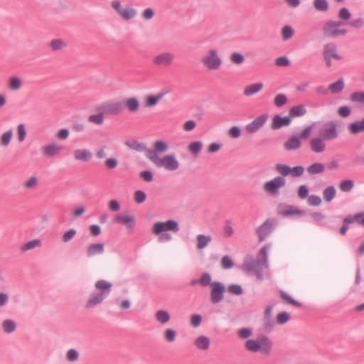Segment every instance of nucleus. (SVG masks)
Instances as JSON below:
<instances>
[{
    "mask_svg": "<svg viewBox=\"0 0 364 364\" xmlns=\"http://www.w3.org/2000/svg\"><path fill=\"white\" fill-rule=\"evenodd\" d=\"M95 287L98 292H93L90 295L85 304L86 309H92L107 299L112 291V283L105 279H100L95 282Z\"/></svg>",
    "mask_w": 364,
    "mask_h": 364,
    "instance_id": "f257e3e1",
    "label": "nucleus"
},
{
    "mask_svg": "<svg viewBox=\"0 0 364 364\" xmlns=\"http://www.w3.org/2000/svg\"><path fill=\"white\" fill-rule=\"evenodd\" d=\"M272 345V341L265 335L259 336L257 340L249 339L245 343V348L248 351L253 353L260 351L265 355L270 354Z\"/></svg>",
    "mask_w": 364,
    "mask_h": 364,
    "instance_id": "f03ea898",
    "label": "nucleus"
},
{
    "mask_svg": "<svg viewBox=\"0 0 364 364\" xmlns=\"http://www.w3.org/2000/svg\"><path fill=\"white\" fill-rule=\"evenodd\" d=\"M342 122L340 120L328 121L322 124L318 130V135L326 141H331L338 136V127H341Z\"/></svg>",
    "mask_w": 364,
    "mask_h": 364,
    "instance_id": "7ed1b4c3",
    "label": "nucleus"
},
{
    "mask_svg": "<svg viewBox=\"0 0 364 364\" xmlns=\"http://www.w3.org/2000/svg\"><path fill=\"white\" fill-rule=\"evenodd\" d=\"M343 25L341 21L329 20L326 21L323 26L322 31L325 36L335 38L338 36H345L348 31L346 29H339Z\"/></svg>",
    "mask_w": 364,
    "mask_h": 364,
    "instance_id": "20e7f679",
    "label": "nucleus"
},
{
    "mask_svg": "<svg viewBox=\"0 0 364 364\" xmlns=\"http://www.w3.org/2000/svg\"><path fill=\"white\" fill-rule=\"evenodd\" d=\"M287 181L282 176H276L273 179L266 181L264 183V191L271 196H277L279 190L286 186Z\"/></svg>",
    "mask_w": 364,
    "mask_h": 364,
    "instance_id": "39448f33",
    "label": "nucleus"
},
{
    "mask_svg": "<svg viewBox=\"0 0 364 364\" xmlns=\"http://www.w3.org/2000/svg\"><path fill=\"white\" fill-rule=\"evenodd\" d=\"M178 230V223L171 219L165 222L158 221L154 224L152 228V232L156 235H159L164 232L172 231L177 232Z\"/></svg>",
    "mask_w": 364,
    "mask_h": 364,
    "instance_id": "423d86ee",
    "label": "nucleus"
},
{
    "mask_svg": "<svg viewBox=\"0 0 364 364\" xmlns=\"http://www.w3.org/2000/svg\"><path fill=\"white\" fill-rule=\"evenodd\" d=\"M124 110L122 101H107L97 107V111H102L105 114L119 115Z\"/></svg>",
    "mask_w": 364,
    "mask_h": 364,
    "instance_id": "0eeeda50",
    "label": "nucleus"
},
{
    "mask_svg": "<svg viewBox=\"0 0 364 364\" xmlns=\"http://www.w3.org/2000/svg\"><path fill=\"white\" fill-rule=\"evenodd\" d=\"M168 149V144L162 140H156L153 144V149L148 148L147 154L146 157L149 159L152 163L160 159L159 154L166 152Z\"/></svg>",
    "mask_w": 364,
    "mask_h": 364,
    "instance_id": "6e6552de",
    "label": "nucleus"
},
{
    "mask_svg": "<svg viewBox=\"0 0 364 364\" xmlns=\"http://www.w3.org/2000/svg\"><path fill=\"white\" fill-rule=\"evenodd\" d=\"M226 291L225 286L220 282L214 281L210 284V301L213 304H218L224 299V293Z\"/></svg>",
    "mask_w": 364,
    "mask_h": 364,
    "instance_id": "1a4fd4ad",
    "label": "nucleus"
},
{
    "mask_svg": "<svg viewBox=\"0 0 364 364\" xmlns=\"http://www.w3.org/2000/svg\"><path fill=\"white\" fill-rule=\"evenodd\" d=\"M201 62L209 70H217L222 63L221 59L218 56L217 50L214 49L209 50L208 54L202 58Z\"/></svg>",
    "mask_w": 364,
    "mask_h": 364,
    "instance_id": "9d476101",
    "label": "nucleus"
},
{
    "mask_svg": "<svg viewBox=\"0 0 364 364\" xmlns=\"http://www.w3.org/2000/svg\"><path fill=\"white\" fill-rule=\"evenodd\" d=\"M277 222L274 218H267L257 229V233L259 235V242L264 241L273 232Z\"/></svg>",
    "mask_w": 364,
    "mask_h": 364,
    "instance_id": "9b49d317",
    "label": "nucleus"
},
{
    "mask_svg": "<svg viewBox=\"0 0 364 364\" xmlns=\"http://www.w3.org/2000/svg\"><path fill=\"white\" fill-rule=\"evenodd\" d=\"M154 164L157 167H164L171 171H176L179 167V163L173 155H166L163 158L156 160Z\"/></svg>",
    "mask_w": 364,
    "mask_h": 364,
    "instance_id": "f8f14e48",
    "label": "nucleus"
},
{
    "mask_svg": "<svg viewBox=\"0 0 364 364\" xmlns=\"http://www.w3.org/2000/svg\"><path fill=\"white\" fill-rule=\"evenodd\" d=\"M268 119L267 114H262L256 117L252 122L245 127V131L248 134H254L262 129Z\"/></svg>",
    "mask_w": 364,
    "mask_h": 364,
    "instance_id": "ddd939ff",
    "label": "nucleus"
},
{
    "mask_svg": "<svg viewBox=\"0 0 364 364\" xmlns=\"http://www.w3.org/2000/svg\"><path fill=\"white\" fill-rule=\"evenodd\" d=\"M277 213L283 217L304 216L306 214L304 210H299L296 206L287 204H279L277 208Z\"/></svg>",
    "mask_w": 364,
    "mask_h": 364,
    "instance_id": "4468645a",
    "label": "nucleus"
},
{
    "mask_svg": "<svg viewBox=\"0 0 364 364\" xmlns=\"http://www.w3.org/2000/svg\"><path fill=\"white\" fill-rule=\"evenodd\" d=\"M174 55L171 52H164L154 56L152 59L153 63L157 66L168 67L173 63Z\"/></svg>",
    "mask_w": 364,
    "mask_h": 364,
    "instance_id": "2eb2a0df",
    "label": "nucleus"
},
{
    "mask_svg": "<svg viewBox=\"0 0 364 364\" xmlns=\"http://www.w3.org/2000/svg\"><path fill=\"white\" fill-rule=\"evenodd\" d=\"M117 223L125 225L129 232H132L136 226V220L133 216L119 214L114 217Z\"/></svg>",
    "mask_w": 364,
    "mask_h": 364,
    "instance_id": "dca6fc26",
    "label": "nucleus"
},
{
    "mask_svg": "<svg viewBox=\"0 0 364 364\" xmlns=\"http://www.w3.org/2000/svg\"><path fill=\"white\" fill-rule=\"evenodd\" d=\"M291 123V119L287 116L282 117L276 114L273 117L271 123V129L272 130H278L284 127H288Z\"/></svg>",
    "mask_w": 364,
    "mask_h": 364,
    "instance_id": "f3484780",
    "label": "nucleus"
},
{
    "mask_svg": "<svg viewBox=\"0 0 364 364\" xmlns=\"http://www.w3.org/2000/svg\"><path fill=\"white\" fill-rule=\"evenodd\" d=\"M301 141L296 134H293L284 143V148L287 151H294L300 149Z\"/></svg>",
    "mask_w": 364,
    "mask_h": 364,
    "instance_id": "a211bd4d",
    "label": "nucleus"
},
{
    "mask_svg": "<svg viewBox=\"0 0 364 364\" xmlns=\"http://www.w3.org/2000/svg\"><path fill=\"white\" fill-rule=\"evenodd\" d=\"M168 90H161L157 95H149L146 97V106L149 107H154L158 102L168 93Z\"/></svg>",
    "mask_w": 364,
    "mask_h": 364,
    "instance_id": "6ab92c4d",
    "label": "nucleus"
},
{
    "mask_svg": "<svg viewBox=\"0 0 364 364\" xmlns=\"http://www.w3.org/2000/svg\"><path fill=\"white\" fill-rule=\"evenodd\" d=\"M63 149V146L53 143L42 148L43 154L48 157H53L60 154Z\"/></svg>",
    "mask_w": 364,
    "mask_h": 364,
    "instance_id": "aec40b11",
    "label": "nucleus"
},
{
    "mask_svg": "<svg viewBox=\"0 0 364 364\" xmlns=\"http://www.w3.org/2000/svg\"><path fill=\"white\" fill-rule=\"evenodd\" d=\"M323 141L326 140L319 135L317 137L311 139L310 141L311 149L315 153H322L326 149Z\"/></svg>",
    "mask_w": 364,
    "mask_h": 364,
    "instance_id": "412c9836",
    "label": "nucleus"
},
{
    "mask_svg": "<svg viewBox=\"0 0 364 364\" xmlns=\"http://www.w3.org/2000/svg\"><path fill=\"white\" fill-rule=\"evenodd\" d=\"M105 251V245L102 243H94L87 247L86 256L88 258L92 257L97 255L103 254Z\"/></svg>",
    "mask_w": 364,
    "mask_h": 364,
    "instance_id": "4be33fe9",
    "label": "nucleus"
},
{
    "mask_svg": "<svg viewBox=\"0 0 364 364\" xmlns=\"http://www.w3.org/2000/svg\"><path fill=\"white\" fill-rule=\"evenodd\" d=\"M267 266V264H263L257 259L256 260L245 262L242 264V268L247 272H253L255 273L258 269H263V268L266 267Z\"/></svg>",
    "mask_w": 364,
    "mask_h": 364,
    "instance_id": "5701e85b",
    "label": "nucleus"
},
{
    "mask_svg": "<svg viewBox=\"0 0 364 364\" xmlns=\"http://www.w3.org/2000/svg\"><path fill=\"white\" fill-rule=\"evenodd\" d=\"M323 54L337 60L342 59V57L337 53L336 46L333 43H328L324 46Z\"/></svg>",
    "mask_w": 364,
    "mask_h": 364,
    "instance_id": "b1692460",
    "label": "nucleus"
},
{
    "mask_svg": "<svg viewBox=\"0 0 364 364\" xmlns=\"http://www.w3.org/2000/svg\"><path fill=\"white\" fill-rule=\"evenodd\" d=\"M343 223L349 226V224L357 223L364 226V212L358 213L354 215H349L343 220Z\"/></svg>",
    "mask_w": 364,
    "mask_h": 364,
    "instance_id": "393cba45",
    "label": "nucleus"
},
{
    "mask_svg": "<svg viewBox=\"0 0 364 364\" xmlns=\"http://www.w3.org/2000/svg\"><path fill=\"white\" fill-rule=\"evenodd\" d=\"M124 109L127 108L131 112H136L139 108V102L136 97H130L122 100Z\"/></svg>",
    "mask_w": 364,
    "mask_h": 364,
    "instance_id": "a878e982",
    "label": "nucleus"
},
{
    "mask_svg": "<svg viewBox=\"0 0 364 364\" xmlns=\"http://www.w3.org/2000/svg\"><path fill=\"white\" fill-rule=\"evenodd\" d=\"M74 157L77 161H88L92 157V154L87 149H76L74 151Z\"/></svg>",
    "mask_w": 364,
    "mask_h": 364,
    "instance_id": "bb28decb",
    "label": "nucleus"
},
{
    "mask_svg": "<svg viewBox=\"0 0 364 364\" xmlns=\"http://www.w3.org/2000/svg\"><path fill=\"white\" fill-rule=\"evenodd\" d=\"M125 145L129 149H133L138 152H145V155L147 154L148 148L144 143H140L136 140L126 141Z\"/></svg>",
    "mask_w": 364,
    "mask_h": 364,
    "instance_id": "cd10ccee",
    "label": "nucleus"
},
{
    "mask_svg": "<svg viewBox=\"0 0 364 364\" xmlns=\"http://www.w3.org/2000/svg\"><path fill=\"white\" fill-rule=\"evenodd\" d=\"M307 110L304 105L294 106L290 108L289 111V117L292 120V118L299 117L306 114Z\"/></svg>",
    "mask_w": 364,
    "mask_h": 364,
    "instance_id": "c85d7f7f",
    "label": "nucleus"
},
{
    "mask_svg": "<svg viewBox=\"0 0 364 364\" xmlns=\"http://www.w3.org/2000/svg\"><path fill=\"white\" fill-rule=\"evenodd\" d=\"M326 170L325 164L322 163H314L307 167L306 171L309 175H316L323 173Z\"/></svg>",
    "mask_w": 364,
    "mask_h": 364,
    "instance_id": "c756f323",
    "label": "nucleus"
},
{
    "mask_svg": "<svg viewBox=\"0 0 364 364\" xmlns=\"http://www.w3.org/2000/svg\"><path fill=\"white\" fill-rule=\"evenodd\" d=\"M348 130L353 134L364 132V118L362 120L355 121L349 124Z\"/></svg>",
    "mask_w": 364,
    "mask_h": 364,
    "instance_id": "7c9ffc66",
    "label": "nucleus"
},
{
    "mask_svg": "<svg viewBox=\"0 0 364 364\" xmlns=\"http://www.w3.org/2000/svg\"><path fill=\"white\" fill-rule=\"evenodd\" d=\"M274 327V321L273 317L264 316L262 321V331L266 333L272 332Z\"/></svg>",
    "mask_w": 364,
    "mask_h": 364,
    "instance_id": "2f4dec72",
    "label": "nucleus"
},
{
    "mask_svg": "<svg viewBox=\"0 0 364 364\" xmlns=\"http://www.w3.org/2000/svg\"><path fill=\"white\" fill-rule=\"evenodd\" d=\"M262 87L263 84L262 82L251 84L245 88L243 94L245 96L253 95L259 92Z\"/></svg>",
    "mask_w": 364,
    "mask_h": 364,
    "instance_id": "473e14b6",
    "label": "nucleus"
},
{
    "mask_svg": "<svg viewBox=\"0 0 364 364\" xmlns=\"http://www.w3.org/2000/svg\"><path fill=\"white\" fill-rule=\"evenodd\" d=\"M210 339L207 336H200L195 341V345L200 350H205L210 347Z\"/></svg>",
    "mask_w": 364,
    "mask_h": 364,
    "instance_id": "72a5a7b5",
    "label": "nucleus"
},
{
    "mask_svg": "<svg viewBox=\"0 0 364 364\" xmlns=\"http://www.w3.org/2000/svg\"><path fill=\"white\" fill-rule=\"evenodd\" d=\"M2 329L6 333L14 332L17 328L16 323L12 319H6L1 323Z\"/></svg>",
    "mask_w": 364,
    "mask_h": 364,
    "instance_id": "f704fd0d",
    "label": "nucleus"
},
{
    "mask_svg": "<svg viewBox=\"0 0 364 364\" xmlns=\"http://www.w3.org/2000/svg\"><path fill=\"white\" fill-rule=\"evenodd\" d=\"M197 240V248L202 250L205 248L209 242H210L212 237L210 235H198L196 237Z\"/></svg>",
    "mask_w": 364,
    "mask_h": 364,
    "instance_id": "c9c22d12",
    "label": "nucleus"
},
{
    "mask_svg": "<svg viewBox=\"0 0 364 364\" xmlns=\"http://www.w3.org/2000/svg\"><path fill=\"white\" fill-rule=\"evenodd\" d=\"M96 114H91L88 117L87 121L96 125H102L105 121V113L102 111H97Z\"/></svg>",
    "mask_w": 364,
    "mask_h": 364,
    "instance_id": "e433bc0d",
    "label": "nucleus"
},
{
    "mask_svg": "<svg viewBox=\"0 0 364 364\" xmlns=\"http://www.w3.org/2000/svg\"><path fill=\"white\" fill-rule=\"evenodd\" d=\"M155 318L160 323L165 324L170 321L171 316L166 310H159L155 314Z\"/></svg>",
    "mask_w": 364,
    "mask_h": 364,
    "instance_id": "4c0bfd02",
    "label": "nucleus"
},
{
    "mask_svg": "<svg viewBox=\"0 0 364 364\" xmlns=\"http://www.w3.org/2000/svg\"><path fill=\"white\" fill-rule=\"evenodd\" d=\"M336 190L334 186H330L326 188L323 191V199L326 203H330L335 198Z\"/></svg>",
    "mask_w": 364,
    "mask_h": 364,
    "instance_id": "58836bf2",
    "label": "nucleus"
},
{
    "mask_svg": "<svg viewBox=\"0 0 364 364\" xmlns=\"http://www.w3.org/2000/svg\"><path fill=\"white\" fill-rule=\"evenodd\" d=\"M344 88V81L343 78L338 79L336 82L331 84L328 90L331 93H340Z\"/></svg>",
    "mask_w": 364,
    "mask_h": 364,
    "instance_id": "ea45409f",
    "label": "nucleus"
},
{
    "mask_svg": "<svg viewBox=\"0 0 364 364\" xmlns=\"http://www.w3.org/2000/svg\"><path fill=\"white\" fill-rule=\"evenodd\" d=\"M67 46V43L60 38L53 39L49 43V46L53 51L61 50L65 48Z\"/></svg>",
    "mask_w": 364,
    "mask_h": 364,
    "instance_id": "a19ab883",
    "label": "nucleus"
},
{
    "mask_svg": "<svg viewBox=\"0 0 364 364\" xmlns=\"http://www.w3.org/2000/svg\"><path fill=\"white\" fill-rule=\"evenodd\" d=\"M314 8L321 12H326L329 9V5L327 0H314L313 1Z\"/></svg>",
    "mask_w": 364,
    "mask_h": 364,
    "instance_id": "79ce46f5",
    "label": "nucleus"
},
{
    "mask_svg": "<svg viewBox=\"0 0 364 364\" xmlns=\"http://www.w3.org/2000/svg\"><path fill=\"white\" fill-rule=\"evenodd\" d=\"M290 168H291V166H289L287 164H277L274 166V170L278 173L280 174L279 176H282L284 178H285L286 176H287L290 174L289 173Z\"/></svg>",
    "mask_w": 364,
    "mask_h": 364,
    "instance_id": "37998d69",
    "label": "nucleus"
},
{
    "mask_svg": "<svg viewBox=\"0 0 364 364\" xmlns=\"http://www.w3.org/2000/svg\"><path fill=\"white\" fill-rule=\"evenodd\" d=\"M137 12L134 9L129 7L127 9L123 8L119 14L123 17L124 19L128 21L134 18Z\"/></svg>",
    "mask_w": 364,
    "mask_h": 364,
    "instance_id": "c03bdc74",
    "label": "nucleus"
},
{
    "mask_svg": "<svg viewBox=\"0 0 364 364\" xmlns=\"http://www.w3.org/2000/svg\"><path fill=\"white\" fill-rule=\"evenodd\" d=\"M41 245V240L39 239H34L31 241H28L23 246L21 247V250L23 252L28 251L36 247H40Z\"/></svg>",
    "mask_w": 364,
    "mask_h": 364,
    "instance_id": "a18cd8bd",
    "label": "nucleus"
},
{
    "mask_svg": "<svg viewBox=\"0 0 364 364\" xmlns=\"http://www.w3.org/2000/svg\"><path fill=\"white\" fill-rule=\"evenodd\" d=\"M280 297L284 299L286 302H287L289 304H291L296 307H301L302 306V304L294 299H293L291 296H289L288 294L284 292V291H280L279 292Z\"/></svg>",
    "mask_w": 364,
    "mask_h": 364,
    "instance_id": "49530a36",
    "label": "nucleus"
},
{
    "mask_svg": "<svg viewBox=\"0 0 364 364\" xmlns=\"http://www.w3.org/2000/svg\"><path fill=\"white\" fill-rule=\"evenodd\" d=\"M271 247V244H266L263 247L261 248L259 252V257L257 258L263 264L267 265V252Z\"/></svg>",
    "mask_w": 364,
    "mask_h": 364,
    "instance_id": "de8ad7c7",
    "label": "nucleus"
},
{
    "mask_svg": "<svg viewBox=\"0 0 364 364\" xmlns=\"http://www.w3.org/2000/svg\"><path fill=\"white\" fill-rule=\"evenodd\" d=\"M354 187V181L351 179H345L341 181L339 188L343 192H350Z\"/></svg>",
    "mask_w": 364,
    "mask_h": 364,
    "instance_id": "09e8293b",
    "label": "nucleus"
},
{
    "mask_svg": "<svg viewBox=\"0 0 364 364\" xmlns=\"http://www.w3.org/2000/svg\"><path fill=\"white\" fill-rule=\"evenodd\" d=\"M203 147V144L200 141H196L190 143L188 144V150L193 154V155H198Z\"/></svg>",
    "mask_w": 364,
    "mask_h": 364,
    "instance_id": "8fccbe9b",
    "label": "nucleus"
},
{
    "mask_svg": "<svg viewBox=\"0 0 364 364\" xmlns=\"http://www.w3.org/2000/svg\"><path fill=\"white\" fill-rule=\"evenodd\" d=\"M176 331L172 328H166L164 331V338L165 341L169 343H172L176 340Z\"/></svg>",
    "mask_w": 364,
    "mask_h": 364,
    "instance_id": "3c124183",
    "label": "nucleus"
},
{
    "mask_svg": "<svg viewBox=\"0 0 364 364\" xmlns=\"http://www.w3.org/2000/svg\"><path fill=\"white\" fill-rule=\"evenodd\" d=\"M21 80L18 77H12L9 80V87L11 90H18L21 87Z\"/></svg>",
    "mask_w": 364,
    "mask_h": 364,
    "instance_id": "603ef678",
    "label": "nucleus"
},
{
    "mask_svg": "<svg viewBox=\"0 0 364 364\" xmlns=\"http://www.w3.org/2000/svg\"><path fill=\"white\" fill-rule=\"evenodd\" d=\"M304 171L305 168L303 166H296L290 168L289 175H291L294 178H299L304 174Z\"/></svg>",
    "mask_w": 364,
    "mask_h": 364,
    "instance_id": "864d4df0",
    "label": "nucleus"
},
{
    "mask_svg": "<svg viewBox=\"0 0 364 364\" xmlns=\"http://www.w3.org/2000/svg\"><path fill=\"white\" fill-rule=\"evenodd\" d=\"M227 290L232 294L240 296L244 293L243 289L240 284H232L228 287Z\"/></svg>",
    "mask_w": 364,
    "mask_h": 364,
    "instance_id": "5fc2aeb1",
    "label": "nucleus"
},
{
    "mask_svg": "<svg viewBox=\"0 0 364 364\" xmlns=\"http://www.w3.org/2000/svg\"><path fill=\"white\" fill-rule=\"evenodd\" d=\"M13 136V131L12 129L8 130L4 132L1 136V144L4 146H7L11 140Z\"/></svg>",
    "mask_w": 364,
    "mask_h": 364,
    "instance_id": "6e6d98bb",
    "label": "nucleus"
},
{
    "mask_svg": "<svg viewBox=\"0 0 364 364\" xmlns=\"http://www.w3.org/2000/svg\"><path fill=\"white\" fill-rule=\"evenodd\" d=\"M287 101L288 99L287 96L282 93L277 95L274 99V103L278 107H281L286 105Z\"/></svg>",
    "mask_w": 364,
    "mask_h": 364,
    "instance_id": "4d7b16f0",
    "label": "nucleus"
},
{
    "mask_svg": "<svg viewBox=\"0 0 364 364\" xmlns=\"http://www.w3.org/2000/svg\"><path fill=\"white\" fill-rule=\"evenodd\" d=\"M85 124L82 122L75 121L71 125V130L75 133L83 132L85 130Z\"/></svg>",
    "mask_w": 364,
    "mask_h": 364,
    "instance_id": "13d9d810",
    "label": "nucleus"
},
{
    "mask_svg": "<svg viewBox=\"0 0 364 364\" xmlns=\"http://www.w3.org/2000/svg\"><path fill=\"white\" fill-rule=\"evenodd\" d=\"M220 264L223 269H229L234 266V262L229 256L225 255L222 257Z\"/></svg>",
    "mask_w": 364,
    "mask_h": 364,
    "instance_id": "bf43d9fd",
    "label": "nucleus"
},
{
    "mask_svg": "<svg viewBox=\"0 0 364 364\" xmlns=\"http://www.w3.org/2000/svg\"><path fill=\"white\" fill-rule=\"evenodd\" d=\"M230 59L232 63L236 64V65H240V64L243 63V62L245 61V58H244L243 55H242L240 53H236V52L232 53L230 55Z\"/></svg>",
    "mask_w": 364,
    "mask_h": 364,
    "instance_id": "052dcab7",
    "label": "nucleus"
},
{
    "mask_svg": "<svg viewBox=\"0 0 364 364\" xmlns=\"http://www.w3.org/2000/svg\"><path fill=\"white\" fill-rule=\"evenodd\" d=\"M294 29L290 26H285L282 28V33L284 41L291 38L294 35Z\"/></svg>",
    "mask_w": 364,
    "mask_h": 364,
    "instance_id": "680f3d73",
    "label": "nucleus"
},
{
    "mask_svg": "<svg viewBox=\"0 0 364 364\" xmlns=\"http://www.w3.org/2000/svg\"><path fill=\"white\" fill-rule=\"evenodd\" d=\"M350 100L354 102L364 104V91L353 92L350 95Z\"/></svg>",
    "mask_w": 364,
    "mask_h": 364,
    "instance_id": "e2e57ef3",
    "label": "nucleus"
},
{
    "mask_svg": "<svg viewBox=\"0 0 364 364\" xmlns=\"http://www.w3.org/2000/svg\"><path fill=\"white\" fill-rule=\"evenodd\" d=\"M290 319V315L286 311L281 312L277 316V323L279 325L286 323Z\"/></svg>",
    "mask_w": 364,
    "mask_h": 364,
    "instance_id": "0e129e2a",
    "label": "nucleus"
},
{
    "mask_svg": "<svg viewBox=\"0 0 364 364\" xmlns=\"http://www.w3.org/2000/svg\"><path fill=\"white\" fill-rule=\"evenodd\" d=\"M18 139L20 142L25 140L26 136V129L24 124H20L17 127Z\"/></svg>",
    "mask_w": 364,
    "mask_h": 364,
    "instance_id": "69168bd1",
    "label": "nucleus"
},
{
    "mask_svg": "<svg viewBox=\"0 0 364 364\" xmlns=\"http://www.w3.org/2000/svg\"><path fill=\"white\" fill-rule=\"evenodd\" d=\"M212 278L209 273L204 272L202 274L200 278V284L202 287H206L212 284L213 282H211Z\"/></svg>",
    "mask_w": 364,
    "mask_h": 364,
    "instance_id": "338daca9",
    "label": "nucleus"
},
{
    "mask_svg": "<svg viewBox=\"0 0 364 364\" xmlns=\"http://www.w3.org/2000/svg\"><path fill=\"white\" fill-rule=\"evenodd\" d=\"M309 193V188L306 185H301L297 190L298 197L301 199H305Z\"/></svg>",
    "mask_w": 364,
    "mask_h": 364,
    "instance_id": "774afa93",
    "label": "nucleus"
}]
</instances>
